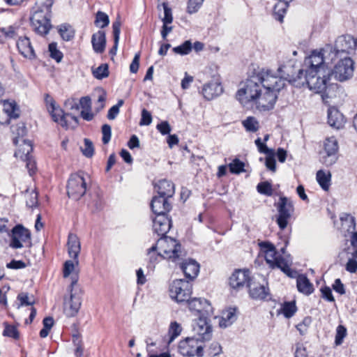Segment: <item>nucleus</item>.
<instances>
[{
  "label": "nucleus",
  "instance_id": "nucleus-1",
  "mask_svg": "<svg viewBox=\"0 0 357 357\" xmlns=\"http://www.w3.org/2000/svg\"><path fill=\"white\" fill-rule=\"evenodd\" d=\"M260 79L256 73L250 75L237 91L236 98L243 105L255 101L259 111H269L274 107L277 96L273 93H266L265 91L262 92Z\"/></svg>",
  "mask_w": 357,
  "mask_h": 357
},
{
  "label": "nucleus",
  "instance_id": "nucleus-2",
  "mask_svg": "<svg viewBox=\"0 0 357 357\" xmlns=\"http://www.w3.org/2000/svg\"><path fill=\"white\" fill-rule=\"evenodd\" d=\"M332 69L305 70L303 76L298 77L294 82V86L301 88L307 86L310 91L321 96L322 100L327 103L328 99L335 96L337 85L331 82Z\"/></svg>",
  "mask_w": 357,
  "mask_h": 357
},
{
  "label": "nucleus",
  "instance_id": "nucleus-3",
  "mask_svg": "<svg viewBox=\"0 0 357 357\" xmlns=\"http://www.w3.org/2000/svg\"><path fill=\"white\" fill-rule=\"evenodd\" d=\"M147 255L151 262H155L158 257L178 262L185 255L181 250V244L174 238L163 236L148 250Z\"/></svg>",
  "mask_w": 357,
  "mask_h": 357
},
{
  "label": "nucleus",
  "instance_id": "nucleus-4",
  "mask_svg": "<svg viewBox=\"0 0 357 357\" xmlns=\"http://www.w3.org/2000/svg\"><path fill=\"white\" fill-rule=\"evenodd\" d=\"M52 0H38L30 17L31 26L38 34L45 36L52 27L50 23Z\"/></svg>",
  "mask_w": 357,
  "mask_h": 357
},
{
  "label": "nucleus",
  "instance_id": "nucleus-5",
  "mask_svg": "<svg viewBox=\"0 0 357 357\" xmlns=\"http://www.w3.org/2000/svg\"><path fill=\"white\" fill-rule=\"evenodd\" d=\"M331 50V45H328L322 49L313 50L305 59L304 64L307 67L305 70L331 69L328 65L335 59L333 58Z\"/></svg>",
  "mask_w": 357,
  "mask_h": 357
},
{
  "label": "nucleus",
  "instance_id": "nucleus-6",
  "mask_svg": "<svg viewBox=\"0 0 357 357\" xmlns=\"http://www.w3.org/2000/svg\"><path fill=\"white\" fill-rule=\"evenodd\" d=\"M260 247L265 253L266 263L272 268H279L287 275H290V260L281 257L275 250V246L268 242H261Z\"/></svg>",
  "mask_w": 357,
  "mask_h": 357
},
{
  "label": "nucleus",
  "instance_id": "nucleus-7",
  "mask_svg": "<svg viewBox=\"0 0 357 357\" xmlns=\"http://www.w3.org/2000/svg\"><path fill=\"white\" fill-rule=\"evenodd\" d=\"M256 73L261 78L260 83L266 93H273L278 96V93L285 86L283 78L271 70L262 69Z\"/></svg>",
  "mask_w": 357,
  "mask_h": 357
},
{
  "label": "nucleus",
  "instance_id": "nucleus-8",
  "mask_svg": "<svg viewBox=\"0 0 357 357\" xmlns=\"http://www.w3.org/2000/svg\"><path fill=\"white\" fill-rule=\"evenodd\" d=\"M356 48V39L350 35L339 36L334 46H331V54L335 60L351 54Z\"/></svg>",
  "mask_w": 357,
  "mask_h": 357
},
{
  "label": "nucleus",
  "instance_id": "nucleus-9",
  "mask_svg": "<svg viewBox=\"0 0 357 357\" xmlns=\"http://www.w3.org/2000/svg\"><path fill=\"white\" fill-rule=\"evenodd\" d=\"M82 291L73 280L70 285V297L64 301V310L68 317L75 316L82 305Z\"/></svg>",
  "mask_w": 357,
  "mask_h": 357
},
{
  "label": "nucleus",
  "instance_id": "nucleus-10",
  "mask_svg": "<svg viewBox=\"0 0 357 357\" xmlns=\"http://www.w3.org/2000/svg\"><path fill=\"white\" fill-rule=\"evenodd\" d=\"M169 294L177 303L187 302L192 294V284L189 280H175L170 284Z\"/></svg>",
  "mask_w": 357,
  "mask_h": 357
},
{
  "label": "nucleus",
  "instance_id": "nucleus-11",
  "mask_svg": "<svg viewBox=\"0 0 357 357\" xmlns=\"http://www.w3.org/2000/svg\"><path fill=\"white\" fill-rule=\"evenodd\" d=\"M354 63L350 57L345 56L341 58L332 70L333 75L340 82L350 79L354 74Z\"/></svg>",
  "mask_w": 357,
  "mask_h": 357
},
{
  "label": "nucleus",
  "instance_id": "nucleus-12",
  "mask_svg": "<svg viewBox=\"0 0 357 357\" xmlns=\"http://www.w3.org/2000/svg\"><path fill=\"white\" fill-rule=\"evenodd\" d=\"M276 207L278 211L276 222L280 229L283 230L287 227L289 220L294 212V205L288 198L281 197L276 204Z\"/></svg>",
  "mask_w": 357,
  "mask_h": 357
},
{
  "label": "nucleus",
  "instance_id": "nucleus-13",
  "mask_svg": "<svg viewBox=\"0 0 357 357\" xmlns=\"http://www.w3.org/2000/svg\"><path fill=\"white\" fill-rule=\"evenodd\" d=\"M178 349L181 355L186 357L195 356L202 357L204 355L203 346L201 344L200 341L194 337H188L180 341Z\"/></svg>",
  "mask_w": 357,
  "mask_h": 357
},
{
  "label": "nucleus",
  "instance_id": "nucleus-14",
  "mask_svg": "<svg viewBox=\"0 0 357 357\" xmlns=\"http://www.w3.org/2000/svg\"><path fill=\"white\" fill-rule=\"evenodd\" d=\"M278 73L283 78L284 82L288 81L294 86L293 80L303 76L305 70L298 68L297 61L295 59H290L279 66Z\"/></svg>",
  "mask_w": 357,
  "mask_h": 357
},
{
  "label": "nucleus",
  "instance_id": "nucleus-15",
  "mask_svg": "<svg viewBox=\"0 0 357 357\" xmlns=\"http://www.w3.org/2000/svg\"><path fill=\"white\" fill-rule=\"evenodd\" d=\"M86 191V183L83 176L79 174H73L68 180L67 193L69 197L78 200Z\"/></svg>",
  "mask_w": 357,
  "mask_h": 357
},
{
  "label": "nucleus",
  "instance_id": "nucleus-16",
  "mask_svg": "<svg viewBox=\"0 0 357 357\" xmlns=\"http://www.w3.org/2000/svg\"><path fill=\"white\" fill-rule=\"evenodd\" d=\"M208 317H199L192 324L194 337L200 342L209 340L212 336V326Z\"/></svg>",
  "mask_w": 357,
  "mask_h": 357
},
{
  "label": "nucleus",
  "instance_id": "nucleus-17",
  "mask_svg": "<svg viewBox=\"0 0 357 357\" xmlns=\"http://www.w3.org/2000/svg\"><path fill=\"white\" fill-rule=\"evenodd\" d=\"M323 155L321 161L326 166H331L337 160L338 142L335 137H327L324 142Z\"/></svg>",
  "mask_w": 357,
  "mask_h": 357
},
{
  "label": "nucleus",
  "instance_id": "nucleus-18",
  "mask_svg": "<svg viewBox=\"0 0 357 357\" xmlns=\"http://www.w3.org/2000/svg\"><path fill=\"white\" fill-rule=\"evenodd\" d=\"M190 311L196 312L199 317L212 316L213 307L211 303L204 298H194L187 301Z\"/></svg>",
  "mask_w": 357,
  "mask_h": 357
},
{
  "label": "nucleus",
  "instance_id": "nucleus-19",
  "mask_svg": "<svg viewBox=\"0 0 357 357\" xmlns=\"http://www.w3.org/2000/svg\"><path fill=\"white\" fill-rule=\"evenodd\" d=\"M18 117V108L15 102L3 101L0 103V124H7L10 119Z\"/></svg>",
  "mask_w": 357,
  "mask_h": 357
},
{
  "label": "nucleus",
  "instance_id": "nucleus-20",
  "mask_svg": "<svg viewBox=\"0 0 357 357\" xmlns=\"http://www.w3.org/2000/svg\"><path fill=\"white\" fill-rule=\"evenodd\" d=\"M30 238V232L23 226L18 225L12 230V236L10 245L15 249L23 247V243Z\"/></svg>",
  "mask_w": 357,
  "mask_h": 357
},
{
  "label": "nucleus",
  "instance_id": "nucleus-21",
  "mask_svg": "<svg viewBox=\"0 0 357 357\" xmlns=\"http://www.w3.org/2000/svg\"><path fill=\"white\" fill-rule=\"evenodd\" d=\"M223 88L218 78H213L206 83L202 88V95L206 100H211L221 95Z\"/></svg>",
  "mask_w": 357,
  "mask_h": 357
},
{
  "label": "nucleus",
  "instance_id": "nucleus-22",
  "mask_svg": "<svg viewBox=\"0 0 357 357\" xmlns=\"http://www.w3.org/2000/svg\"><path fill=\"white\" fill-rule=\"evenodd\" d=\"M252 278L249 270H236L229 278V284L231 288L239 289L245 285L248 287V284Z\"/></svg>",
  "mask_w": 357,
  "mask_h": 357
},
{
  "label": "nucleus",
  "instance_id": "nucleus-23",
  "mask_svg": "<svg viewBox=\"0 0 357 357\" xmlns=\"http://www.w3.org/2000/svg\"><path fill=\"white\" fill-rule=\"evenodd\" d=\"M172 227V220L167 214L156 215L153 220V231L158 236H166Z\"/></svg>",
  "mask_w": 357,
  "mask_h": 357
},
{
  "label": "nucleus",
  "instance_id": "nucleus-24",
  "mask_svg": "<svg viewBox=\"0 0 357 357\" xmlns=\"http://www.w3.org/2000/svg\"><path fill=\"white\" fill-rule=\"evenodd\" d=\"M250 296L255 300H264L268 295V289L264 284H261L255 278L248 284Z\"/></svg>",
  "mask_w": 357,
  "mask_h": 357
},
{
  "label": "nucleus",
  "instance_id": "nucleus-25",
  "mask_svg": "<svg viewBox=\"0 0 357 357\" xmlns=\"http://www.w3.org/2000/svg\"><path fill=\"white\" fill-rule=\"evenodd\" d=\"M152 211L156 215L167 214L172 208L169 198L162 196H155L151 202Z\"/></svg>",
  "mask_w": 357,
  "mask_h": 357
},
{
  "label": "nucleus",
  "instance_id": "nucleus-26",
  "mask_svg": "<svg viewBox=\"0 0 357 357\" xmlns=\"http://www.w3.org/2000/svg\"><path fill=\"white\" fill-rule=\"evenodd\" d=\"M179 266L189 281L195 279L199 272V264L192 259H185L182 262H179Z\"/></svg>",
  "mask_w": 357,
  "mask_h": 357
},
{
  "label": "nucleus",
  "instance_id": "nucleus-27",
  "mask_svg": "<svg viewBox=\"0 0 357 357\" xmlns=\"http://www.w3.org/2000/svg\"><path fill=\"white\" fill-rule=\"evenodd\" d=\"M67 245L69 256L73 259L75 264L78 265V256L80 252L81 245L79 238L76 234H69Z\"/></svg>",
  "mask_w": 357,
  "mask_h": 357
},
{
  "label": "nucleus",
  "instance_id": "nucleus-28",
  "mask_svg": "<svg viewBox=\"0 0 357 357\" xmlns=\"http://www.w3.org/2000/svg\"><path fill=\"white\" fill-rule=\"evenodd\" d=\"M17 47L20 53L25 58L30 59L35 58V52L29 38H20L17 42Z\"/></svg>",
  "mask_w": 357,
  "mask_h": 357
},
{
  "label": "nucleus",
  "instance_id": "nucleus-29",
  "mask_svg": "<svg viewBox=\"0 0 357 357\" xmlns=\"http://www.w3.org/2000/svg\"><path fill=\"white\" fill-rule=\"evenodd\" d=\"M328 123L330 126L340 129L344 123L343 115L335 107H330L328 109Z\"/></svg>",
  "mask_w": 357,
  "mask_h": 357
},
{
  "label": "nucleus",
  "instance_id": "nucleus-30",
  "mask_svg": "<svg viewBox=\"0 0 357 357\" xmlns=\"http://www.w3.org/2000/svg\"><path fill=\"white\" fill-rule=\"evenodd\" d=\"M155 188L160 196L166 197L169 199L172 197L175 192L174 184L166 179L159 181Z\"/></svg>",
  "mask_w": 357,
  "mask_h": 357
},
{
  "label": "nucleus",
  "instance_id": "nucleus-31",
  "mask_svg": "<svg viewBox=\"0 0 357 357\" xmlns=\"http://www.w3.org/2000/svg\"><path fill=\"white\" fill-rule=\"evenodd\" d=\"M91 43L93 50L97 53H102L105 49L106 38L103 31H98L93 34Z\"/></svg>",
  "mask_w": 357,
  "mask_h": 357
},
{
  "label": "nucleus",
  "instance_id": "nucleus-32",
  "mask_svg": "<svg viewBox=\"0 0 357 357\" xmlns=\"http://www.w3.org/2000/svg\"><path fill=\"white\" fill-rule=\"evenodd\" d=\"M296 287L299 292L310 295L314 291L313 284L305 275H299L296 278Z\"/></svg>",
  "mask_w": 357,
  "mask_h": 357
},
{
  "label": "nucleus",
  "instance_id": "nucleus-33",
  "mask_svg": "<svg viewBox=\"0 0 357 357\" xmlns=\"http://www.w3.org/2000/svg\"><path fill=\"white\" fill-rule=\"evenodd\" d=\"M236 311L237 309L236 307H229L223 311L219 322L220 326L221 328H227L231 326L236 320Z\"/></svg>",
  "mask_w": 357,
  "mask_h": 357
},
{
  "label": "nucleus",
  "instance_id": "nucleus-34",
  "mask_svg": "<svg viewBox=\"0 0 357 357\" xmlns=\"http://www.w3.org/2000/svg\"><path fill=\"white\" fill-rule=\"evenodd\" d=\"M22 144L19 142L17 146H19V148L15 153V156L16 158H20V159H28L30 157V153L33 151V147L31 142L29 140L22 139L20 140Z\"/></svg>",
  "mask_w": 357,
  "mask_h": 357
},
{
  "label": "nucleus",
  "instance_id": "nucleus-35",
  "mask_svg": "<svg viewBox=\"0 0 357 357\" xmlns=\"http://www.w3.org/2000/svg\"><path fill=\"white\" fill-rule=\"evenodd\" d=\"M316 178L321 188L327 191L331 185V174L330 172H325L323 170H319L317 172Z\"/></svg>",
  "mask_w": 357,
  "mask_h": 357
},
{
  "label": "nucleus",
  "instance_id": "nucleus-36",
  "mask_svg": "<svg viewBox=\"0 0 357 357\" xmlns=\"http://www.w3.org/2000/svg\"><path fill=\"white\" fill-rule=\"evenodd\" d=\"M11 131L15 137L13 139V143L17 145L20 140L23 139L26 133V128L25 124L22 122L17 123L15 126H11Z\"/></svg>",
  "mask_w": 357,
  "mask_h": 357
},
{
  "label": "nucleus",
  "instance_id": "nucleus-37",
  "mask_svg": "<svg viewBox=\"0 0 357 357\" xmlns=\"http://www.w3.org/2000/svg\"><path fill=\"white\" fill-rule=\"evenodd\" d=\"M50 114L52 119L57 123H60L63 126H66V121L65 120L66 116H70L68 114H65L63 109L58 105L54 107V109H50L48 111Z\"/></svg>",
  "mask_w": 357,
  "mask_h": 357
},
{
  "label": "nucleus",
  "instance_id": "nucleus-38",
  "mask_svg": "<svg viewBox=\"0 0 357 357\" xmlns=\"http://www.w3.org/2000/svg\"><path fill=\"white\" fill-rule=\"evenodd\" d=\"M113 35L114 44L112 48L110 50L109 53L112 55H115L118 48V44L119 41L120 33H121V22L116 20L112 24Z\"/></svg>",
  "mask_w": 357,
  "mask_h": 357
},
{
  "label": "nucleus",
  "instance_id": "nucleus-39",
  "mask_svg": "<svg viewBox=\"0 0 357 357\" xmlns=\"http://www.w3.org/2000/svg\"><path fill=\"white\" fill-rule=\"evenodd\" d=\"M242 124L246 131L255 132L259 128V123L254 116H248L242 121Z\"/></svg>",
  "mask_w": 357,
  "mask_h": 357
},
{
  "label": "nucleus",
  "instance_id": "nucleus-40",
  "mask_svg": "<svg viewBox=\"0 0 357 357\" xmlns=\"http://www.w3.org/2000/svg\"><path fill=\"white\" fill-rule=\"evenodd\" d=\"M59 33L61 38L66 41L70 40L74 37V31L68 24H61L59 28Z\"/></svg>",
  "mask_w": 357,
  "mask_h": 357
},
{
  "label": "nucleus",
  "instance_id": "nucleus-41",
  "mask_svg": "<svg viewBox=\"0 0 357 357\" xmlns=\"http://www.w3.org/2000/svg\"><path fill=\"white\" fill-rule=\"evenodd\" d=\"M296 310L295 302H285L282 305L280 311L285 317L290 318L295 314Z\"/></svg>",
  "mask_w": 357,
  "mask_h": 357
},
{
  "label": "nucleus",
  "instance_id": "nucleus-42",
  "mask_svg": "<svg viewBox=\"0 0 357 357\" xmlns=\"http://www.w3.org/2000/svg\"><path fill=\"white\" fill-rule=\"evenodd\" d=\"M92 73H93V75L98 79H102L103 78L108 77V75H109L108 65L106 63L101 64L100 66H98L96 69H93Z\"/></svg>",
  "mask_w": 357,
  "mask_h": 357
},
{
  "label": "nucleus",
  "instance_id": "nucleus-43",
  "mask_svg": "<svg viewBox=\"0 0 357 357\" xmlns=\"http://www.w3.org/2000/svg\"><path fill=\"white\" fill-rule=\"evenodd\" d=\"M94 23L98 27H106L109 23V17L106 13L102 11H98L96 13Z\"/></svg>",
  "mask_w": 357,
  "mask_h": 357
},
{
  "label": "nucleus",
  "instance_id": "nucleus-44",
  "mask_svg": "<svg viewBox=\"0 0 357 357\" xmlns=\"http://www.w3.org/2000/svg\"><path fill=\"white\" fill-rule=\"evenodd\" d=\"M192 46L190 40H185L183 44L173 48V52L180 55L188 54L192 50Z\"/></svg>",
  "mask_w": 357,
  "mask_h": 357
},
{
  "label": "nucleus",
  "instance_id": "nucleus-45",
  "mask_svg": "<svg viewBox=\"0 0 357 357\" xmlns=\"http://www.w3.org/2000/svg\"><path fill=\"white\" fill-rule=\"evenodd\" d=\"M97 94L98 100L96 102V110L98 112L105 107V102L106 100V92L102 89H97L95 91Z\"/></svg>",
  "mask_w": 357,
  "mask_h": 357
},
{
  "label": "nucleus",
  "instance_id": "nucleus-46",
  "mask_svg": "<svg viewBox=\"0 0 357 357\" xmlns=\"http://www.w3.org/2000/svg\"><path fill=\"white\" fill-rule=\"evenodd\" d=\"M49 52L52 59H54L57 63L61 61L63 56V53L57 49L55 43H52L49 45Z\"/></svg>",
  "mask_w": 357,
  "mask_h": 357
},
{
  "label": "nucleus",
  "instance_id": "nucleus-47",
  "mask_svg": "<svg viewBox=\"0 0 357 357\" xmlns=\"http://www.w3.org/2000/svg\"><path fill=\"white\" fill-rule=\"evenodd\" d=\"M182 328L179 324L174 321L170 324L169 328V335L170 336L169 342H172L175 338H176L181 333Z\"/></svg>",
  "mask_w": 357,
  "mask_h": 357
},
{
  "label": "nucleus",
  "instance_id": "nucleus-48",
  "mask_svg": "<svg viewBox=\"0 0 357 357\" xmlns=\"http://www.w3.org/2000/svg\"><path fill=\"white\" fill-rule=\"evenodd\" d=\"M257 191L262 195L271 196L273 193L271 184L268 182H261L257 186Z\"/></svg>",
  "mask_w": 357,
  "mask_h": 357
},
{
  "label": "nucleus",
  "instance_id": "nucleus-49",
  "mask_svg": "<svg viewBox=\"0 0 357 357\" xmlns=\"http://www.w3.org/2000/svg\"><path fill=\"white\" fill-rule=\"evenodd\" d=\"M81 150L83 155L86 157H92L94 153V148L92 142L89 139H84V147H81Z\"/></svg>",
  "mask_w": 357,
  "mask_h": 357
},
{
  "label": "nucleus",
  "instance_id": "nucleus-50",
  "mask_svg": "<svg viewBox=\"0 0 357 357\" xmlns=\"http://www.w3.org/2000/svg\"><path fill=\"white\" fill-rule=\"evenodd\" d=\"M244 163L238 158L234 159L229 165V170L231 173L239 174L244 172Z\"/></svg>",
  "mask_w": 357,
  "mask_h": 357
},
{
  "label": "nucleus",
  "instance_id": "nucleus-51",
  "mask_svg": "<svg viewBox=\"0 0 357 357\" xmlns=\"http://www.w3.org/2000/svg\"><path fill=\"white\" fill-rule=\"evenodd\" d=\"M3 335L17 340L19 338L20 334L15 326L6 324Z\"/></svg>",
  "mask_w": 357,
  "mask_h": 357
},
{
  "label": "nucleus",
  "instance_id": "nucleus-52",
  "mask_svg": "<svg viewBox=\"0 0 357 357\" xmlns=\"http://www.w3.org/2000/svg\"><path fill=\"white\" fill-rule=\"evenodd\" d=\"M347 335V328L342 326L339 325L336 328L335 340V342L336 345H340L344 338Z\"/></svg>",
  "mask_w": 357,
  "mask_h": 357
},
{
  "label": "nucleus",
  "instance_id": "nucleus-53",
  "mask_svg": "<svg viewBox=\"0 0 357 357\" xmlns=\"http://www.w3.org/2000/svg\"><path fill=\"white\" fill-rule=\"evenodd\" d=\"M162 7L164 9V17L162 21L163 24H171L173 21L172 9L168 6L167 3H162Z\"/></svg>",
  "mask_w": 357,
  "mask_h": 357
},
{
  "label": "nucleus",
  "instance_id": "nucleus-54",
  "mask_svg": "<svg viewBox=\"0 0 357 357\" xmlns=\"http://www.w3.org/2000/svg\"><path fill=\"white\" fill-rule=\"evenodd\" d=\"M208 355L210 357H215L222 353V347L218 342H212L207 350Z\"/></svg>",
  "mask_w": 357,
  "mask_h": 357
},
{
  "label": "nucleus",
  "instance_id": "nucleus-55",
  "mask_svg": "<svg viewBox=\"0 0 357 357\" xmlns=\"http://www.w3.org/2000/svg\"><path fill=\"white\" fill-rule=\"evenodd\" d=\"M354 259H349L346 265V270L350 273H356L357 271V250L353 252Z\"/></svg>",
  "mask_w": 357,
  "mask_h": 357
},
{
  "label": "nucleus",
  "instance_id": "nucleus-56",
  "mask_svg": "<svg viewBox=\"0 0 357 357\" xmlns=\"http://www.w3.org/2000/svg\"><path fill=\"white\" fill-rule=\"evenodd\" d=\"M102 143L104 144H107L111 139L112 136V128L111 126L108 124H104L102 126Z\"/></svg>",
  "mask_w": 357,
  "mask_h": 357
},
{
  "label": "nucleus",
  "instance_id": "nucleus-57",
  "mask_svg": "<svg viewBox=\"0 0 357 357\" xmlns=\"http://www.w3.org/2000/svg\"><path fill=\"white\" fill-rule=\"evenodd\" d=\"M152 122V116L151 113L146 109H143L142 111V118L139 122L140 126H149Z\"/></svg>",
  "mask_w": 357,
  "mask_h": 357
},
{
  "label": "nucleus",
  "instance_id": "nucleus-58",
  "mask_svg": "<svg viewBox=\"0 0 357 357\" xmlns=\"http://www.w3.org/2000/svg\"><path fill=\"white\" fill-rule=\"evenodd\" d=\"M294 357H307L306 348L303 344H295Z\"/></svg>",
  "mask_w": 357,
  "mask_h": 357
},
{
  "label": "nucleus",
  "instance_id": "nucleus-59",
  "mask_svg": "<svg viewBox=\"0 0 357 357\" xmlns=\"http://www.w3.org/2000/svg\"><path fill=\"white\" fill-rule=\"evenodd\" d=\"M204 0H189L188 6V11L189 13H194L197 11L198 8L202 4Z\"/></svg>",
  "mask_w": 357,
  "mask_h": 357
},
{
  "label": "nucleus",
  "instance_id": "nucleus-60",
  "mask_svg": "<svg viewBox=\"0 0 357 357\" xmlns=\"http://www.w3.org/2000/svg\"><path fill=\"white\" fill-rule=\"evenodd\" d=\"M266 167L267 169L272 172H275L276 170V162L274 158L273 152L272 153L268 154V156L266 158L265 162Z\"/></svg>",
  "mask_w": 357,
  "mask_h": 357
},
{
  "label": "nucleus",
  "instance_id": "nucleus-61",
  "mask_svg": "<svg viewBox=\"0 0 357 357\" xmlns=\"http://www.w3.org/2000/svg\"><path fill=\"white\" fill-rule=\"evenodd\" d=\"M21 305H32L34 303L33 299H30L27 293L22 292L17 296Z\"/></svg>",
  "mask_w": 357,
  "mask_h": 357
},
{
  "label": "nucleus",
  "instance_id": "nucleus-62",
  "mask_svg": "<svg viewBox=\"0 0 357 357\" xmlns=\"http://www.w3.org/2000/svg\"><path fill=\"white\" fill-rule=\"evenodd\" d=\"M75 262L74 263L71 260H68L64 263L63 266V277H68L71 273L74 271Z\"/></svg>",
  "mask_w": 357,
  "mask_h": 357
},
{
  "label": "nucleus",
  "instance_id": "nucleus-63",
  "mask_svg": "<svg viewBox=\"0 0 357 357\" xmlns=\"http://www.w3.org/2000/svg\"><path fill=\"white\" fill-rule=\"evenodd\" d=\"M140 53L135 54L132 63L130 65V71L132 73H136L138 71L139 66Z\"/></svg>",
  "mask_w": 357,
  "mask_h": 357
},
{
  "label": "nucleus",
  "instance_id": "nucleus-64",
  "mask_svg": "<svg viewBox=\"0 0 357 357\" xmlns=\"http://www.w3.org/2000/svg\"><path fill=\"white\" fill-rule=\"evenodd\" d=\"M157 129L163 135L169 134L171 127L167 121H162L157 125Z\"/></svg>",
  "mask_w": 357,
  "mask_h": 357
}]
</instances>
